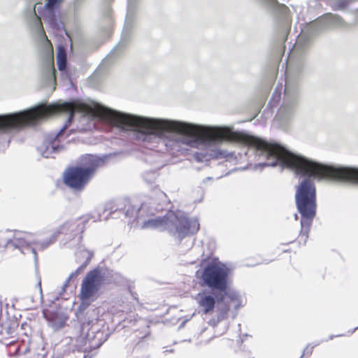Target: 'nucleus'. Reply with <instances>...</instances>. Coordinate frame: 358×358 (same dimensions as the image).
Instances as JSON below:
<instances>
[{
  "instance_id": "ddd939ff",
  "label": "nucleus",
  "mask_w": 358,
  "mask_h": 358,
  "mask_svg": "<svg viewBox=\"0 0 358 358\" xmlns=\"http://www.w3.org/2000/svg\"><path fill=\"white\" fill-rule=\"evenodd\" d=\"M341 24V18L331 13H327L317 21L313 22L310 27L312 28H316L317 30H320L331 26H340Z\"/></svg>"
},
{
  "instance_id": "1a4fd4ad",
  "label": "nucleus",
  "mask_w": 358,
  "mask_h": 358,
  "mask_svg": "<svg viewBox=\"0 0 358 358\" xmlns=\"http://www.w3.org/2000/svg\"><path fill=\"white\" fill-rule=\"evenodd\" d=\"M103 281V276L100 269L90 271L83 280L80 296L83 301L93 300Z\"/></svg>"
},
{
  "instance_id": "7ed1b4c3",
  "label": "nucleus",
  "mask_w": 358,
  "mask_h": 358,
  "mask_svg": "<svg viewBox=\"0 0 358 358\" xmlns=\"http://www.w3.org/2000/svg\"><path fill=\"white\" fill-rule=\"evenodd\" d=\"M162 208L150 201L143 202L136 213V220L142 229H158L168 231L175 238L182 239L194 234L199 229L197 218H188L183 212H168L164 217L155 215V211Z\"/></svg>"
},
{
  "instance_id": "6ab92c4d",
  "label": "nucleus",
  "mask_w": 358,
  "mask_h": 358,
  "mask_svg": "<svg viewBox=\"0 0 358 358\" xmlns=\"http://www.w3.org/2000/svg\"><path fill=\"white\" fill-rule=\"evenodd\" d=\"M29 12L31 17L34 18V24L36 31L38 33V34L45 36L44 29L41 22V19L40 17H38L36 13V6H34L32 8H31L29 10Z\"/></svg>"
},
{
  "instance_id": "412c9836",
  "label": "nucleus",
  "mask_w": 358,
  "mask_h": 358,
  "mask_svg": "<svg viewBox=\"0 0 358 358\" xmlns=\"http://www.w3.org/2000/svg\"><path fill=\"white\" fill-rule=\"evenodd\" d=\"M158 176L156 171H148L143 173V180L148 184L153 183Z\"/></svg>"
},
{
  "instance_id": "aec40b11",
  "label": "nucleus",
  "mask_w": 358,
  "mask_h": 358,
  "mask_svg": "<svg viewBox=\"0 0 358 358\" xmlns=\"http://www.w3.org/2000/svg\"><path fill=\"white\" fill-rule=\"evenodd\" d=\"M303 37V36L301 35L300 36V38H299L297 39V41L294 45V47L291 52L292 56H295L297 55H301V54H303L304 52V45H303V43L302 44V43H301V40H302Z\"/></svg>"
},
{
  "instance_id": "9b49d317",
  "label": "nucleus",
  "mask_w": 358,
  "mask_h": 358,
  "mask_svg": "<svg viewBox=\"0 0 358 358\" xmlns=\"http://www.w3.org/2000/svg\"><path fill=\"white\" fill-rule=\"evenodd\" d=\"M62 1V0H47V3L44 6L41 17L51 28L59 29L60 27L59 6Z\"/></svg>"
},
{
  "instance_id": "39448f33",
  "label": "nucleus",
  "mask_w": 358,
  "mask_h": 358,
  "mask_svg": "<svg viewBox=\"0 0 358 358\" xmlns=\"http://www.w3.org/2000/svg\"><path fill=\"white\" fill-rule=\"evenodd\" d=\"M107 156L102 157L92 155L83 156L80 159L82 167L69 169L64 176V182L75 189H81L90 180L95 170L101 166L107 159Z\"/></svg>"
},
{
  "instance_id": "4468645a",
  "label": "nucleus",
  "mask_w": 358,
  "mask_h": 358,
  "mask_svg": "<svg viewBox=\"0 0 358 358\" xmlns=\"http://www.w3.org/2000/svg\"><path fill=\"white\" fill-rule=\"evenodd\" d=\"M264 3L272 8L282 15V18L286 27L289 25V20L287 16L288 8L284 5L279 3L277 0H262Z\"/></svg>"
},
{
  "instance_id": "393cba45",
  "label": "nucleus",
  "mask_w": 358,
  "mask_h": 358,
  "mask_svg": "<svg viewBox=\"0 0 358 358\" xmlns=\"http://www.w3.org/2000/svg\"><path fill=\"white\" fill-rule=\"evenodd\" d=\"M38 287H39L40 292L41 293L42 292V288H41V280L40 279L38 280Z\"/></svg>"
},
{
  "instance_id": "f8f14e48",
  "label": "nucleus",
  "mask_w": 358,
  "mask_h": 358,
  "mask_svg": "<svg viewBox=\"0 0 358 358\" xmlns=\"http://www.w3.org/2000/svg\"><path fill=\"white\" fill-rule=\"evenodd\" d=\"M297 101L296 99H287L284 101L279 108L275 119L278 120L282 125H286L294 119L296 113Z\"/></svg>"
},
{
  "instance_id": "5701e85b",
  "label": "nucleus",
  "mask_w": 358,
  "mask_h": 358,
  "mask_svg": "<svg viewBox=\"0 0 358 358\" xmlns=\"http://www.w3.org/2000/svg\"><path fill=\"white\" fill-rule=\"evenodd\" d=\"M157 196L160 201L165 202L166 201V195L164 192L159 191L157 192Z\"/></svg>"
},
{
  "instance_id": "9d476101",
  "label": "nucleus",
  "mask_w": 358,
  "mask_h": 358,
  "mask_svg": "<svg viewBox=\"0 0 358 358\" xmlns=\"http://www.w3.org/2000/svg\"><path fill=\"white\" fill-rule=\"evenodd\" d=\"M216 291L202 290L195 296L198 308L203 314L213 313L216 305V298L218 303L220 302V297L217 295Z\"/></svg>"
},
{
  "instance_id": "4be33fe9",
  "label": "nucleus",
  "mask_w": 358,
  "mask_h": 358,
  "mask_svg": "<svg viewBox=\"0 0 358 358\" xmlns=\"http://www.w3.org/2000/svg\"><path fill=\"white\" fill-rule=\"evenodd\" d=\"M314 348V346H310L309 345L306 346V348L304 349L303 350V353L302 355H303V357L305 355H310L312 354V350H313V348Z\"/></svg>"
},
{
  "instance_id": "6e6552de",
  "label": "nucleus",
  "mask_w": 358,
  "mask_h": 358,
  "mask_svg": "<svg viewBox=\"0 0 358 358\" xmlns=\"http://www.w3.org/2000/svg\"><path fill=\"white\" fill-rule=\"evenodd\" d=\"M220 292L224 293V295L221 296L220 302L217 303L216 317L211 318L208 322L213 327L227 318L231 306L237 309L243 306V299L236 291L226 290Z\"/></svg>"
},
{
  "instance_id": "cd10ccee",
  "label": "nucleus",
  "mask_w": 358,
  "mask_h": 358,
  "mask_svg": "<svg viewBox=\"0 0 358 358\" xmlns=\"http://www.w3.org/2000/svg\"><path fill=\"white\" fill-rule=\"evenodd\" d=\"M320 344V342L317 343L314 346L318 345Z\"/></svg>"
},
{
  "instance_id": "c85d7f7f",
  "label": "nucleus",
  "mask_w": 358,
  "mask_h": 358,
  "mask_svg": "<svg viewBox=\"0 0 358 358\" xmlns=\"http://www.w3.org/2000/svg\"><path fill=\"white\" fill-rule=\"evenodd\" d=\"M300 358H303V355H301Z\"/></svg>"
},
{
  "instance_id": "2eb2a0df",
  "label": "nucleus",
  "mask_w": 358,
  "mask_h": 358,
  "mask_svg": "<svg viewBox=\"0 0 358 358\" xmlns=\"http://www.w3.org/2000/svg\"><path fill=\"white\" fill-rule=\"evenodd\" d=\"M80 252L83 257H86V259L82 265H80L75 271L72 272L70 274L69 277L68 278V279L66 280L65 283L64 284V289H65L68 286L69 282L71 280H73V278H76L80 273H81L85 270V268H86L87 265L88 264V263L90 262V259H92V257L93 256L92 252H91L88 250H80Z\"/></svg>"
},
{
  "instance_id": "b1692460",
  "label": "nucleus",
  "mask_w": 358,
  "mask_h": 358,
  "mask_svg": "<svg viewBox=\"0 0 358 358\" xmlns=\"http://www.w3.org/2000/svg\"><path fill=\"white\" fill-rule=\"evenodd\" d=\"M73 227V224H69V223H67V224H65L64 226H62L60 229V233H64L66 231H67V229L70 227Z\"/></svg>"
},
{
  "instance_id": "f3484780",
  "label": "nucleus",
  "mask_w": 358,
  "mask_h": 358,
  "mask_svg": "<svg viewBox=\"0 0 358 358\" xmlns=\"http://www.w3.org/2000/svg\"><path fill=\"white\" fill-rule=\"evenodd\" d=\"M55 69L53 64H48L44 73L45 83L46 85L52 86L55 83Z\"/></svg>"
},
{
  "instance_id": "f03ea898",
  "label": "nucleus",
  "mask_w": 358,
  "mask_h": 358,
  "mask_svg": "<svg viewBox=\"0 0 358 358\" xmlns=\"http://www.w3.org/2000/svg\"><path fill=\"white\" fill-rule=\"evenodd\" d=\"M37 107L50 108L51 111L45 113L36 122L25 124L20 129L25 126L35 125L57 113L69 115L64 127L57 134L47 136L38 148V152L46 158L52 157V155L63 149L61 145L62 134L77 116H79L80 122L83 124L80 129H92L95 127V120H101L122 131L130 133L148 147L149 151L145 155V161L155 164L158 169L165 165L164 154L166 152L171 155L182 153V138L186 122L122 113L94 101L58 102L49 105L41 103L27 110H32Z\"/></svg>"
},
{
  "instance_id": "f257e3e1",
  "label": "nucleus",
  "mask_w": 358,
  "mask_h": 358,
  "mask_svg": "<svg viewBox=\"0 0 358 358\" xmlns=\"http://www.w3.org/2000/svg\"><path fill=\"white\" fill-rule=\"evenodd\" d=\"M223 141L238 143L248 147L258 160L265 159L255 166L263 168L279 164L289 168L297 175L308 176L297 186L295 194L296 204L301 216L300 237L305 243L310 227L316 213V189L311 178H324L358 183V169L327 165L296 155L281 145L268 143L259 138L241 131H234L229 127H210L185 122L182 138V153L187 147L205 148L206 155L210 157L224 158L235 162L234 152L217 148Z\"/></svg>"
},
{
  "instance_id": "20e7f679",
  "label": "nucleus",
  "mask_w": 358,
  "mask_h": 358,
  "mask_svg": "<svg viewBox=\"0 0 358 358\" xmlns=\"http://www.w3.org/2000/svg\"><path fill=\"white\" fill-rule=\"evenodd\" d=\"M231 273L229 266L217 259H208L201 262L195 276L201 286L220 292L227 289Z\"/></svg>"
},
{
  "instance_id": "a211bd4d",
  "label": "nucleus",
  "mask_w": 358,
  "mask_h": 358,
  "mask_svg": "<svg viewBox=\"0 0 358 358\" xmlns=\"http://www.w3.org/2000/svg\"><path fill=\"white\" fill-rule=\"evenodd\" d=\"M136 0H128L127 14L125 20L124 30L130 27L133 20Z\"/></svg>"
},
{
  "instance_id": "a878e982",
  "label": "nucleus",
  "mask_w": 358,
  "mask_h": 358,
  "mask_svg": "<svg viewBox=\"0 0 358 358\" xmlns=\"http://www.w3.org/2000/svg\"><path fill=\"white\" fill-rule=\"evenodd\" d=\"M334 336H331L329 337V339H330V340H331V339H333V338H334Z\"/></svg>"
},
{
  "instance_id": "0eeeda50",
  "label": "nucleus",
  "mask_w": 358,
  "mask_h": 358,
  "mask_svg": "<svg viewBox=\"0 0 358 358\" xmlns=\"http://www.w3.org/2000/svg\"><path fill=\"white\" fill-rule=\"evenodd\" d=\"M56 235L52 234L51 238L46 242H40L36 240L34 236L29 233H22L15 235L14 238L8 243V245H12L19 249L24 254L32 253L36 260V249L43 250L48 247L56 240Z\"/></svg>"
},
{
  "instance_id": "423d86ee",
  "label": "nucleus",
  "mask_w": 358,
  "mask_h": 358,
  "mask_svg": "<svg viewBox=\"0 0 358 358\" xmlns=\"http://www.w3.org/2000/svg\"><path fill=\"white\" fill-rule=\"evenodd\" d=\"M50 108H35L32 110H22L17 113L0 115V133H7L19 130L27 124H33L43 117L45 113H50Z\"/></svg>"
},
{
  "instance_id": "dca6fc26",
  "label": "nucleus",
  "mask_w": 358,
  "mask_h": 358,
  "mask_svg": "<svg viewBox=\"0 0 358 358\" xmlns=\"http://www.w3.org/2000/svg\"><path fill=\"white\" fill-rule=\"evenodd\" d=\"M57 59L59 70L61 71H64L66 64V55L65 49L62 46L57 48Z\"/></svg>"
},
{
  "instance_id": "bb28decb",
  "label": "nucleus",
  "mask_w": 358,
  "mask_h": 358,
  "mask_svg": "<svg viewBox=\"0 0 358 358\" xmlns=\"http://www.w3.org/2000/svg\"><path fill=\"white\" fill-rule=\"evenodd\" d=\"M295 218L296 220L298 218V215L296 214H295Z\"/></svg>"
}]
</instances>
